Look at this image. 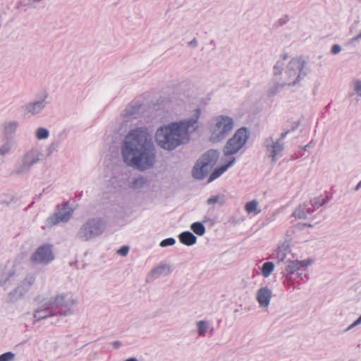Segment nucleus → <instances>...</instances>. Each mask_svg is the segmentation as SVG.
I'll list each match as a JSON object with an SVG mask.
<instances>
[{"label":"nucleus","instance_id":"1","mask_svg":"<svg viewBox=\"0 0 361 361\" xmlns=\"http://www.w3.org/2000/svg\"><path fill=\"white\" fill-rule=\"evenodd\" d=\"M122 154L126 163L140 170L153 165L155 158L153 142L145 130L137 128L128 134Z\"/></svg>","mask_w":361,"mask_h":361},{"label":"nucleus","instance_id":"2","mask_svg":"<svg viewBox=\"0 0 361 361\" xmlns=\"http://www.w3.org/2000/svg\"><path fill=\"white\" fill-rule=\"evenodd\" d=\"M200 115V110L195 109V118L180 123H173L168 126L159 128L156 133V140L159 145L168 150L176 148L179 145L189 140L190 133L197 128V121Z\"/></svg>","mask_w":361,"mask_h":361},{"label":"nucleus","instance_id":"3","mask_svg":"<svg viewBox=\"0 0 361 361\" xmlns=\"http://www.w3.org/2000/svg\"><path fill=\"white\" fill-rule=\"evenodd\" d=\"M216 150H209L204 153L197 161L192 169V176L195 178L202 179L216 164L219 158Z\"/></svg>","mask_w":361,"mask_h":361},{"label":"nucleus","instance_id":"4","mask_svg":"<svg viewBox=\"0 0 361 361\" xmlns=\"http://www.w3.org/2000/svg\"><path fill=\"white\" fill-rule=\"evenodd\" d=\"M233 128V119L225 116H219L215 118V124L212 127L210 139L217 142L224 138Z\"/></svg>","mask_w":361,"mask_h":361},{"label":"nucleus","instance_id":"5","mask_svg":"<svg viewBox=\"0 0 361 361\" xmlns=\"http://www.w3.org/2000/svg\"><path fill=\"white\" fill-rule=\"evenodd\" d=\"M248 133L245 128L238 129L233 137L231 138L224 147V154L232 155L235 154L247 142Z\"/></svg>","mask_w":361,"mask_h":361},{"label":"nucleus","instance_id":"6","mask_svg":"<svg viewBox=\"0 0 361 361\" xmlns=\"http://www.w3.org/2000/svg\"><path fill=\"white\" fill-rule=\"evenodd\" d=\"M53 259L54 255L49 245L39 247L30 257L31 262L35 264H47Z\"/></svg>","mask_w":361,"mask_h":361},{"label":"nucleus","instance_id":"7","mask_svg":"<svg viewBox=\"0 0 361 361\" xmlns=\"http://www.w3.org/2000/svg\"><path fill=\"white\" fill-rule=\"evenodd\" d=\"M81 235L85 239L93 237L94 235H98L101 232V222L97 220L89 221L85 224L81 228Z\"/></svg>","mask_w":361,"mask_h":361},{"label":"nucleus","instance_id":"8","mask_svg":"<svg viewBox=\"0 0 361 361\" xmlns=\"http://www.w3.org/2000/svg\"><path fill=\"white\" fill-rule=\"evenodd\" d=\"M312 263L311 259L307 260H295L291 261L286 267V271L288 274H292L303 267L309 266Z\"/></svg>","mask_w":361,"mask_h":361},{"label":"nucleus","instance_id":"9","mask_svg":"<svg viewBox=\"0 0 361 361\" xmlns=\"http://www.w3.org/2000/svg\"><path fill=\"white\" fill-rule=\"evenodd\" d=\"M271 291L267 288H262L257 293V301L261 306L267 307L271 299Z\"/></svg>","mask_w":361,"mask_h":361},{"label":"nucleus","instance_id":"10","mask_svg":"<svg viewBox=\"0 0 361 361\" xmlns=\"http://www.w3.org/2000/svg\"><path fill=\"white\" fill-rule=\"evenodd\" d=\"M235 161V158L232 157L231 160H229L226 164L221 166L219 168H216L214 170V171L211 173L208 178V183H210L217 178H219L221 174H223L228 167L233 165Z\"/></svg>","mask_w":361,"mask_h":361},{"label":"nucleus","instance_id":"11","mask_svg":"<svg viewBox=\"0 0 361 361\" xmlns=\"http://www.w3.org/2000/svg\"><path fill=\"white\" fill-rule=\"evenodd\" d=\"M71 215V212H68V214H66L64 215L54 214L47 220V226L50 227L59 224L61 221H66L70 218Z\"/></svg>","mask_w":361,"mask_h":361},{"label":"nucleus","instance_id":"12","mask_svg":"<svg viewBox=\"0 0 361 361\" xmlns=\"http://www.w3.org/2000/svg\"><path fill=\"white\" fill-rule=\"evenodd\" d=\"M180 241L188 246L192 245L196 243V237L190 232L185 231L179 235Z\"/></svg>","mask_w":361,"mask_h":361},{"label":"nucleus","instance_id":"13","mask_svg":"<svg viewBox=\"0 0 361 361\" xmlns=\"http://www.w3.org/2000/svg\"><path fill=\"white\" fill-rule=\"evenodd\" d=\"M245 209L247 213H255L257 214L260 213V209H258V203L255 200L248 202L245 207Z\"/></svg>","mask_w":361,"mask_h":361},{"label":"nucleus","instance_id":"14","mask_svg":"<svg viewBox=\"0 0 361 361\" xmlns=\"http://www.w3.org/2000/svg\"><path fill=\"white\" fill-rule=\"evenodd\" d=\"M274 269V264L272 262H265L262 265V273L264 277H268L271 275Z\"/></svg>","mask_w":361,"mask_h":361},{"label":"nucleus","instance_id":"15","mask_svg":"<svg viewBox=\"0 0 361 361\" xmlns=\"http://www.w3.org/2000/svg\"><path fill=\"white\" fill-rule=\"evenodd\" d=\"M312 211L308 209L307 212L305 211V206H299L293 212V215L297 219H305L307 214H310Z\"/></svg>","mask_w":361,"mask_h":361},{"label":"nucleus","instance_id":"16","mask_svg":"<svg viewBox=\"0 0 361 361\" xmlns=\"http://www.w3.org/2000/svg\"><path fill=\"white\" fill-rule=\"evenodd\" d=\"M192 231L198 235H202L205 233L204 226L200 222H195L191 225Z\"/></svg>","mask_w":361,"mask_h":361},{"label":"nucleus","instance_id":"17","mask_svg":"<svg viewBox=\"0 0 361 361\" xmlns=\"http://www.w3.org/2000/svg\"><path fill=\"white\" fill-rule=\"evenodd\" d=\"M219 202L220 204H223L224 202V195H215L212 196L208 199L207 203L209 204H214L215 203Z\"/></svg>","mask_w":361,"mask_h":361},{"label":"nucleus","instance_id":"18","mask_svg":"<svg viewBox=\"0 0 361 361\" xmlns=\"http://www.w3.org/2000/svg\"><path fill=\"white\" fill-rule=\"evenodd\" d=\"M36 136L39 140L46 139L49 136V132L47 129L40 128L37 130Z\"/></svg>","mask_w":361,"mask_h":361},{"label":"nucleus","instance_id":"19","mask_svg":"<svg viewBox=\"0 0 361 361\" xmlns=\"http://www.w3.org/2000/svg\"><path fill=\"white\" fill-rule=\"evenodd\" d=\"M197 327L199 334L202 336L205 334L208 329L207 324L204 321H200L197 323Z\"/></svg>","mask_w":361,"mask_h":361},{"label":"nucleus","instance_id":"20","mask_svg":"<svg viewBox=\"0 0 361 361\" xmlns=\"http://www.w3.org/2000/svg\"><path fill=\"white\" fill-rule=\"evenodd\" d=\"M14 357V355L11 353H5L0 355V361H10L12 360Z\"/></svg>","mask_w":361,"mask_h":361},{"label":"nucleus","instance_id":"21","mask_svg":"<svg viewBox=\"0 0 361 361\" xmlns=\"http://www.w3.org/2000/svg\"><path fill=\"white\" fill-rule=\"evenodd\" d=\"M175 242L176 241L173 238H169L163 240L160 243V246L166 247L169 245H173L175 243Z\"/></svg>","mask_w":361,"mask_h":361},{"label":"nucleus","instance_id":"22","mask_svg":"<svg viewBox=\"0 0 361 361\" xmlns=\"http://www.w3.org/2000/svg\"><path fill=\"white\" fill-rule=\"evenodd\" d=\"M35 282V277L32 276L27 277L25 281H23V286L25 288H28L31 286Z\"/></svg>","mask_w":361,"mask_h":361},{"label":"nucleus","instance_id":"23","mask_svg":"<svg viewBox=\"0 0 361 361\" xmlns=\"http://www.w3.org/2000/svg\"><path fill=\"white\" fill-rule=\"evenodd\" d=\"M40 109L41 103H35L32 106H30L29 111L32 112V114H35L39 112Z\"/></svg>","mask_w":361,"mask_h":361},{"label":"nucleus","instance_id":"24","mask_svg":"<svg viewBox=\"0 0 361 361\" xmlns=\"http://www.w3.org/2000/svg\"><path fill=\"white\" fill-rule=\"evenodd\" d=\"M283 147L281 145H278L277 143L275 144L274 146H273V154H272V157L273 158L276 155V154L279 152H281L282 150Z\"/></svg>","mask_w":361,"mask_h":361},{"label":"nucleus","instance_id":"25","mask_svg":"<svg viewBox=\"0 0 361 361\" xmlns=\"http://www.w3.org/2000/svg\"><path fill=\"white\" fill-rule=\"evenodd\" d=\"M128 250H129V248L126 246H123L122 247H121L118 250V254L121 255V256H126L128 252Z\"/></svg>","mask_w":361,"mask_h":361},{"label":"nucleus","instance_id":"26","mask_svg":"<svg viewBox=\"0 0 361 361\" xmlns=\"http://www.w3.org/2000/svg\"><path fill=\"white\" fill-rule=\"evenodd\" d=\"M355 90L360 96H361V81H356L355 82Z\"/></svg>","mask_w":361,"mask_h":361},{"label":"nucleus","instance_id":"27","mask_svg":"<svg viewBox=\"0 0 361 361\" xmlns=\"http://www.w3.org/2000/svg\"><path fill=\"white\" fill-rule=\"evenodd\" d=\"M341 51V47L338 44L333 45L331 48V53L334 54H336Z\"/></svg>","mask_w":361,"mask_h":361},{"label":"nucleus","instance_id":"28","mask_svg":"<svg viewBox=\"0 0 361 361\" xmlns=\"http://www.w3.org/2000/svg\"><path fill=\"white\" fill-rule=\"evenodd\" d=\"M35 317L36 318H37L38 319H42V318H45L47 317V315H41L40 314V311H37L35 314Z\"/></svg>","mask_w":361,"mask_h":361},{"label":"nucleus","instance_id":"29","mask_svg":"<svg viewBox=\"0 0 361 361\" xmlns=\"http://www.w3.org/2000/svg\"><path fill=\"white\" fill-rule=\"evenodd\" d=\"M114 348H118L120 345V343L118 341H116L113 343Z\"/></svg>","mask_w":361,"mask_h":361},{"label":"nucleus","instance_id":"30","mask_svg":"<svg viewBox=\"0 0 361 361\" xmlns=\"http://www.w3.org/2000/svg\"><path fill=\"white\" fill-rule=\"evenodd\" d=\"M124 361H137V359L135 358H129V359H127Z\"/></svg>","mask_w":361,"mask_h":361},{"label":"nucleus","instance_id":"31","mask_svg":"<svg viewBox=\"0 0 361 361\" xmlns=\"http://www.w3.org/2000/svg\"><path fill=\"white\" fill-rule=\"evenodd\" d=\"M361 187V180L358 183V184L356 186V190H357L359 188Z\"/></svg>","mask_w":361,"mask_h":361},{"label":"nucleus","instance_id":"32","mask_svg":"<svg viewBox=\"0 0 361 361\" xmlns=\"http://www.w3.org/2000/svg\"><path fill=\"white\" fill-rule=\"evenodd\" d=\"M321 205H322V204H317V202H315V203L313 204V206H314V207H315V206H316L317 208H318L319 206H321Z\"/></svg>","mask_w":361,"mask_h":361},{"label":"nucleus","instance_id":"33","mask_svg":"<svg viewBox=\"0 0 361 361\" xmlns=\"http://www.w3.org/2000/svg\"><path fill=\"white\" fill-rule=\"evenodd\" d=\"M11 125L12 126H13V128H16V123H11Z\"/></svg>","mask_w":361,"mask_h":361},{"label":"nucleus","instance_id":"34","mask_svg":"<svg viewBox=\"0 0 361 361\" xmlns=\"http://www.w3.org/2000/svg\"><path fill=\"white\" fill-rule=\"evenodd\" d=\"M60 298H61V300L63 299V298H62V297H60ZM59 299V297L56 298V300H58Z\"/></svg>","mask_w":361,"mask_h":361}]
</instances>
